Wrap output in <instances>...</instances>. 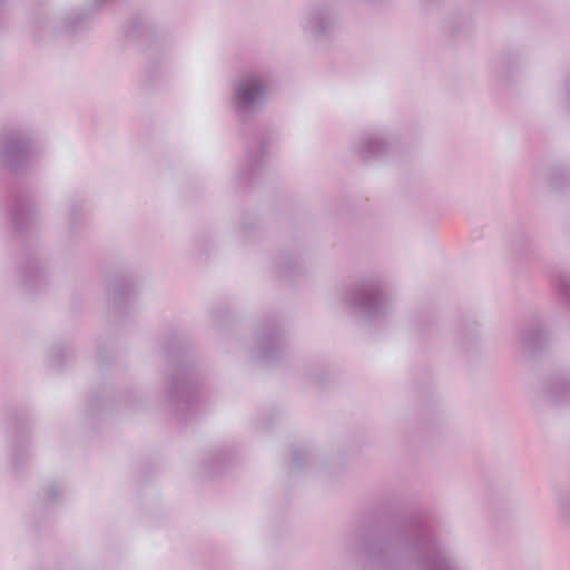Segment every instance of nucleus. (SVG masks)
<instances>
[{
	"label": "nucleus",
	"instance_id": "obj_1",
	"mask_svg": "<svg viewBox=\"0 0 570 570\" xmlns=\"http://www.w3.org/2000/svg\"><path fill=\"white\" fill-rule=\"evenodd\" d=\"M263 92L262 86L256 79H248L240 83L237 97L243 104H250Z\"/></svg>",
	"mask_w": 570,
	"mask_h": 570
}]
</instances>
